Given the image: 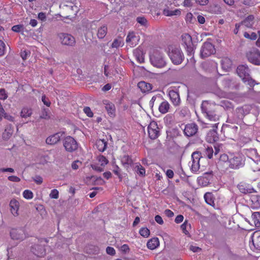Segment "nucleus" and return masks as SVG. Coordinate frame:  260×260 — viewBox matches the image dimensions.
I'll return each mask as SVG.
<instances>
[{"label": "nucleus", "mask_w": 260, "mask_h": 260, "mask_svg": "<svg viewBox=\"0 0 260 260\" xmlns=\"http://www.w3.org/2000/svg\"><path fill=\"white\" fill-rule=\"evenodd\" d=\"M191 157L192 160L191 170L193 172H197L200 169V161L201 158H203V156L200 152L196 151L192 153Z\"/></svg>", "instance_id": "9d476101"}, {"label": "nucleus", "mask_w": 260, "mask_h": 260, "mask_svg": "<svg viewBox=\"0 0 260 260\" xmlns=\"http://www.w3.org/2000/svg\"><path fill=\"white\" fill-rule=\"evenodd\" d=\"M138 87L144 93L149 92L152 89V85L145 81L139 82Z\"/></svg>", "instance_id": "c756f323"}, {"label": "nucleus", "mask_w": 260, "mask_h": 260, "mask_svg": "<svg viewBox=\"0 0 260 260\" xmlns=\"http://www.w3.org/2000/svg\"><path fill=\"white\" fill-rule=\"evenodd\" d=\"M63 145L66 150L69 152L76 151L78 147L77 141L72 137L68 136L63 141Z\"/></svg>", "instance_id": "423d86ee"}, {"label": "nucleus", "mask_w": 260, "mask_h": 260, "mask_svg": "<svg viewBox=\"0 0 260 260\" xmlns=\"http://www.w3.org/2000/svg\"><path fill=\"white\" fill-rule=\"evenodd\" d=\"M61 135L60 133H56L48 137L46 142L49 145H54L56 144L60 140Z\"/></svg>", "instance_id": "c85d7f7f"}, {"label": "nucleus", "mask_w": 260, "mask_h": 260, "mask_svg": "<svg viewBox=\"0 0 260 260\" xmlns=\"http://www.w3.org/2000/svg\"><path fill=\"white\" fill-rule=\"evenodd\" d=\"M248 60L252 63L260 65V52L256 48H252L247 53Z\"/></svg>", "instance_id": "6e6552de"}, {"label": "nucleus", "mask_w": 260, "mask_h": 260, "mask_svg": "<svg viewBox=\"0 0 260 260\" xmlns=\"http://www.w3.org/2000/svg\"><path fill=\"white\" fill-rule=\"evenodd\" d=\"M222 84L224 88L227 89L236 88L237 86L236 82L229 78H224L222 81Z\"/></svg>", "instance_id": "b1692460"}, {"label": "nucleus", "mask_w": 260, "mask_h": 260, "mask_svg": "<svg viewBox=\"0 0 260 260\" xmlns=\"http://www.w3.org/2000/svg\"><path fill=\"white\" fill-rule=\"evenodd\" d=\"M137 21L141 25L146 26L148 24V21L147 19L144 17H138L137 18Z\"/></svg>", "instance_id": "8fccbe9b"}, {"label": "nucleus", "mask_w": 260, "mask_h": 260, "mask_svg": "<svg viewBox=\"0 0 260 260\" xmlns=\"http://www.w3.org/2000/svg\"><path fill=\"white\" fill-rule=\"evenodd\" d=\"M244 158L240 154H231L229 156L223 154L220 156L217 166L222 171H226L229 169L237 170L244 166Z\"/></svg>", "instance_id": "f257e3e1"}, {"label": "nucleus", "mask_w": 260, "mask_h": 260, "mask_svg": "<svg viewBox=\"0 0 260 260\" xmlns=\"http://www.w3.org/2000/svg\"><path fill=\"white\" fill-rule=\"evenodd\" d=\"M137 168V173L140 175L144 176L145 175V169L141 165H139L136 166Z\"/></svg>", "instance_id": "4d7b16f0"}, {"label": "nucleus", "mask_w": 260, "mask_h": 260, "mask_svg": "<svg viewBox=\"0 0 260 260\" xmlns=\"http://www.w3.org/2000/svg\"><path fill=\"white\" fill-rule=\"evenodd\" d=\"M40 118L42 119H49V116L48 115V111L46 109H44L42 112V114L40 115Z\"/></svg>", "instance_id": "e2e57ef3"}, {"label": "nucleus", "mask_w": 260, "mask_h": 260, "mask_svg": "<svg viewBox=\"0 0 260 260\" xmlns=\"http://www.w3.org/2000/svg\"><path fill=\"white\" fill-rule=\"evenodd\" d=\"M58 37L62 45L72 47L76 44L75 38L71 34L61 32L58 34Z\"/></svg>", "instance_id": "20e7f679"}, {"label": "nucleus", "mask_w": 260, "mask_h": 260, "mask_svg": "<svg viewBox=\"0 0 260 260\" xmlns=\"http://www.w3.org/2000/svg\"><path fill=\"white\" fill-rule=\"evenodd\" d=\"M241 23L246 27L251 28L254 24V16L253 15L248 16Z\"/></svg>", "instance_id": "473e14b6"}, {"label": "nucleus", "mask_w": 260, "mask_h": 260, "mask_svg": "<svg viewBox=\"0 0 260 260\" xmlns=\"http://www.w3.org/2000/svg\"><path fill=\"white\" fill-rule=\"evenodd\" d=\"M213 172H208L204 173L202 176L198 178V184L202 186H206L213 178Z\"/></svg>", "instance_id": "f8f14e48"}, {"label": "nucleus", "mask_w": 260, "mask_h": 260, "mask_svg": "<svg viewBox=\"0 0 260 260\" xmlns=\"http://www.w3.org/2000/svg\"><path fill=\"white\" fill-rule=\"evenodd\" d=\"M10 207L12 214L15 216H18L19 209V202L15 199L12 200L10 202Z\"/></svg>", "instance_id": "393cba45"}, {"label": "nucleus", "mask_w": 260, "mask_h": 260, "mask_svg": "<svg viewBox=\"0 0 260 260\" xmlns=\"http://www.w3.org/2000/svg\"><path fill=\"white\" fill-rule=\"evenodd\" d=\"M252 244L258 250H260V231L254 232L252 237Z\"/></svg>", "instance_id": "a878e982"}, {"label": "nucleus", "mask_w": 260, "mask_h": 260, "mask_svg": "<svg viewBox=\"0 0 260 260\" xmlns=\"http://www.w3.org/2000/svg\"><path fill=\"white\" fill-rule=\"evenodd\" d=\"M12 239L16 240L22 241L26 238L24 230L23 229H14L10 232Z\"/></svg>", "instance_id": "4468645a"}, {"label": "nucleus", "mask_w": 260, "mask_h": 260, "mask_svg": "<svg viewBox=\"0 0 260 260\" xmlns=\"http://www.w3.org/2000/svg\"><path fill=\"white\" fill-rule=\"evenodd\" d=\"M150 59L151 64L156 68H161L166 64V60L162 54L158 52H155L150 56Z\"/></svg>", "instance_id": "7ed1b4c3"}, {"label": "nucleus", "mask_w": 260, "mask_h": 260, "mask_svg": "<svg viewBox=\"0 0 260 260\" xmlns=\"http://www.w3.org/2000/svg\"><path fill=\"white\" fill-rule=\"evenodd\" d=\"M108 28L106 25H103L99 27L97 30V37L100 39L104 38L107 34Z\"/></svg>", "instance_id": "72a5a7b5"}, {"label": "nucleus", "mask_w": 260, "mask_h": 260, "mask_svg": "<svg viewBox=\"0 0 260 260\" xmlns=\"http://www.w3.org/2000/svg\"><path fill=\"white\" fill-rule=\"evenodd\" d=\"M42 101L44 103V105L47 106V107H49L50 106L51 103L48 98L46 97L45 95L42 96Z\"/></svg>", "instance_id": "69168bd1"}, {"label": "nucleus", "mask_w": 260, "mask_h": 260, "mask_svg": "<svg viewBox=\"0 0 260 260\" xmlns=\"http://www.w3.org/2000/svg\"><path fill=\"white\" fill-rule=\"evenodd\" d=\"M121 161L123 166L128 169L133 163V160L128 155H124L121 159Z\"/></svg>", "instance_id": "f704fd0d"}, {"label": "nucleus", "mask_w": 260, "mask_h": 260, "mask_svg": "<svg viewBox=\"0 0 260 260\" xmlns=\"http://www.w3.org/2000/svg\"><path fill=\"white\" fill-rule=\"evenodd\" d=\"M14 132V127L11 124H7L4 132L2 134V138L4 140H9L12 136Z\"/></svg>", "instance_id": "6ab92c4d"}, {"label": "nucleus", "mask_w": 260, "mask_h": 260, "mask_svg": "<svg viewBox=\"0 0 260 260\" xmlns=\"http://www.w3.org/2000/svg\"><path fill=\"white\" fill-rule=\"evenodd\" d=\"M23 196L25 199H31L33 198V193L29 190H25L23 192Z\"/></svg>", "instance_id": "864d4df0"}, {"label": "nucleus", "mask_w": 260, "mask_h": 260, "mask_svg": "<svg viewBox=\"0 0 260 260\" xmlns=\"http://www.w3.org/2000/svg\"><path fill=\"white\" fill-rule=\"evenodd\" d=\"M224 131H225L226 135L231 139H234L233 137H235L237 134L238 127L237 126H232L230 125H226L224 127Z\"/></svg>", "instance_id": "bb28decb"}, {"label": "nucleus", "mask_w": 260, "mask_h": 260, "mask_svg": "<svg viewBox=\"0 0 260 260\" xmlns=\"http://www.w3.org/2000/svg\"><path fill=\"white\" fill-rule=\"evenodd\" d=\"M23 26L22 25H16L12 27V30L16 32H19L23 30Z\"/></svg>", "instance_id": "bf43d9fd"}, {"label": "nucleus", "mask_w": 260, "mask_h": 260, "mask_svg": "<svg viewBox=\"0 0 260 260\" xmlns=\"http://www.w3.org/2000/svg\"><path fill=\"white\" fill-rule=\"evenodd\" d=\"M96 146L98 149L101 152H104L107 148V142L104 139H100L97 140Z\"/></svg>", "instance_id": "e433bc0d"}, {"label": "nucleus", "mask_w": 260, "mask_h": 260, "mask_svg": "<svg viewBox=\"0 0 260 260\" xmlns=\"http://www.w3.org/2000/svg\"><path fill=\"white\" fill-rule=\"evenodd\" d=\"M174 120V116L172 114H167L164 118L165 123L168 125L172 124Z\"/></svg>", "instance_id": "c03bdc74"}, {"label": "nucleus", "mask_w": 260, "mask_h": 260, "mask_svg": "<svg viewBox=\"0 0 260 260\" xmlns=\"http://www.w3.org/2000/svg\"><path fill=\"white\" fill-rule=\"evenodd\" d=\"M32 114L31 110L27 108H23L21 112V116L23 118L29 117Z\"/></svg>", "instance_id": "a18cd8bd"}, {"label": "nucleus", "mask_w": 260, "mask_h": 260, "mask_svg": "<svg viewBox=\"0 0 260 260\" xmlns=\"http://www.w3.org/2000/svg\"><path fill=\"white\" fill-rule=\"evenodd\" d=\"M123 42L121 37H118L114 40L113 43L111 44V47L112 48H117L120 46H122L123 45Z\"/></svg>", "instance_id": "37998d69"}, {"label": "nucleus", "mask_w": 260, "mask_h": 260, "mask_svg": "<svg viewBox=\"0 0 260 260\" xmlns=\"http://www.w3.org/2000/svg\"><path fill=\"white\" fill-rule=\"evenodd\" d=\"M159 243L157 238H153L149 240L147 243V246L150 249H154L159 246Z\"/></svg>", "instance_id": "c9c22d12"}, {"label": "nucleus", "mask_w": 260, "mask_h": 260, "mask_svg": "<svg viewBox=\"0 0 260 260\" xmlns=\"http://www.w3.org/2000/svg\"><path fill=\"white\" fill-rule=\"evenodd\" d=\"M214 93L219 98H225L227 94L225 92L221 90L220 89L217 88L215 89Z\"/></svg>", "instance_id": "09e8293b"}, {"label": "nucleus", "mask_w": 260, "mask_h": 260, "mask_svg": "<svg viewBox=\"0 0 260 260\" xmlns=\"http://www.w3.org/2000/svg\"><path fill=\"white\" fill-rule=\"evenodd\" d=\"M139 233L143 237L147 238L150 235V231L147 228H142L140 230Z\"/></svg>", "instance_id": "de8ad7c7"}, {"label": "nucleus", "mask_w": 260, "mask_h": 260, "mask_svg": "<svg viewBox=\"0 0 260 260\" xmlns=\"http://www.w3.org/2000/svg\"><path fill=\"white\" fill-rule=\"evenodd\" d=\"M6 50V45L5 43L0 40V56L4 55Z\"/></svg>", "instance_id": "13d9d810"}, {"label": "nucleus", "mask_w": 260, "mask_h": 260, "mask_svg": "<svg viewBox=\"0 0 260 260\" xmlns=\"http://www.w3.org/2000/svg\"><path fill=\"white\" fill-rule=\"evenodd\" d=\"M198 131V126L194 123L186 124L184 128V134L188 137L194 136Z\"/></svg>", "instance_id": "ddd939ff"}, {"label": "nucleus", "mask_w": 260, "mask_h": 260, "mask_svg": "<svg viewBox=\"0 0 260 260\" xmlns=\"http://www.w3.org/2000/svg\"><path fill=\"white\" fill-rule=\"evenodd\" d=\"M31 251L39 257H43L46 253L45 249L41 245H35L31 247Z\"/></svg>", "instance_id": "412c9836"}, {"label": "nucleus", "mask_w": 260, "mask_h": 260, "mask_svg": "<svg viewBox=\"0 0 260 260\" xmlns=\"http://www.w3.org/2000/svg\"><path fill=\"white\" fill-rule=\"evenodd\" d=\"M183 44L185 46L188 54L190 56L194 54V46L192 43V38L188 34H184L181 36Z\"/></svg>", "instance_id": "39448f33"}, {"label": "nucleus", "mask_w": 260, "mask_h": 260, "mask_svg": "<svg viewBox=\"0 0 260 260\" xmlns=\"http://www.w3.org/2000/svg\"><path fill=\"white\" fill-rule=\"evenodd\" d=\"M103 104L105 105V108L109 116L111 117L114 116L115 115V105L108 100H104Z\"/></svg>", "instance_id": "aec40b11"}, {"label": "nucleus", "mask_w": 260, "mask_h": 260, "mask_svg": "<svg viewBox=\"0 0 260 260\" xmlns=\"http://www.w3.org/2000/svg\"><path fill=\"white\" fill-rule=\"evenodd\" d=\"M187 225H188L189 227L191 226L190 224L188 223V222L187 220H185L184 223L181 225V228L182 230L183 231V233L185 235L188 234V232L186 230V228Z\"/></svg>", "instance_id": "6e6d98bb"}, {"label": "nucleus", "mask_w": 260, "mask_h": 260, "mask_svg": "<svg viewBox=\"0 0 260 260\" xmlns=\"http://www.w3.org/2000/svg\"><path fill=\"white\" fill-rule=\"evenodd\" d=\"M222 67L226 69L231 67V61L229 58H224L221 60Z\"/></svg>", "instance_id": "603ef678"}, {"label": "nucleus", "mask_w": 260, "mask_h": 260, "mask_svg": "<svg viewBox=\"0 0 260 260\" xmlns=\"http://www.w3.org/2000/svg\"><path fill=\"white\" fill-rule=\"evenodd\" d=\"M170 105L167 101L162 102L159 106L158 110L161 114H166L169 112Z\"/></svg>", "instance_id": "2f4dec72"}, {"label": "nucleus", "mask_w": 260, "mask_h": 260, "mask_svg": "<svg viewBox=\"0 0 260 260\" xmlns=\"http://www.w3.org/2000/svg\"><path fill=\"white\" fill-rule=\"evenodd\" d=\"M215 107V105L214 104L210 103L208 101H204L201 105L202 111L204 115H206L214 110Z\"/></svg>", "instance_id": "5701e85b"}, {"label": "nucleus", "mask_w": 260, "mask_h": 260, "mask_svg": "<svg viewBox=\"0 0 260 260\" xmlns=\"http://www.w3.org/2000/svg\"><path fill=\"white\" fill-rule=\"evenodd\" d=\"M156 122L152 121L148 126V133L151 139L154 140L159 135V130Z\"/></svg>", "instance_id": "9b49d317"}, {"label": "nucleus", "mask_w": 260, "mask_h": 260, "mask_svg": "<svg viewBox=\"0 0 260 260\" xmlns=\"http://www.w3.org/2000/svg\"><path fill=\"white\" fill-rule=\"evenodd\" d=\"M106 252L108 254L114 255L115 254V250L114 248L112 247H107L106 248Z\"/></svg>", "instance_id": "774afa93"}, {"label": "nucleus", "mask_w": 260, "mask_h": 260, "mask_svg": "<svg viewBox=\"0 0 260 260\" xmlns=\"http://www.w3.org/2000/svg\"><path fill=\"white\" fill-rule=\"evenodd\" d=\"M238 188L240 191L243 193H249L254 192L255 191L249 184L241 182L238 185Z\"/></svg>", "instance_id": "4be33fe9"}, {"label": "nucleus", "mask_w": 260, "mask_h": 260, "mask_svg": "<svg viewBox=\"0 0 260 260\" xmlns=\"http://www.w3.org/2000/svg\"><path fill=\"white\" fill-rule=\"evenodd\" d=\"M251 201L252 202H254V207L255 208H257L258 207H259L260 206V201L258 200V199H257V198L256 197H253L251 199Z\"/></svg>", "instance_id": "338daca9"}, {"label": "nucleus", "mask_w": 260, "mask_h": 260, "mask_svg": "<svg viewBox=\"0 0 260 260\" xmlns=\"http://www.w3.org/2000/svg\"><path fill=\"white\" fill-rule=\"evenodd\" d=\"M249 69L247 66H239L237 69V72L242 81L250 87H253L255 84V81L252 79L249 75Z\"/></svg>", "instance_id": "f03ea898"}, {"label": "nucleus", "mask_w": 260, "mask_h": 260, "mask_svg": "<svg viewBox=\"0 0 260 260\" xmlns=\"http://www.w3.org/2000/svg\"><path fill=\"white\" fill-rule=\"evenodd\" d=\"M206 11L211 14L220 15L223 13L224 10L218 4L214 3L207 7Z\"/></svg>", "instance_id": "dca6fc26"}, {"label": "nucleus", "mask_w": 260, "mask_h": 260, "mask_svg": "<svg viewBox=\"0 0 260 260\" xmlns=\"http://www.w3.org/2000/svg\"><path fill=\"white\" fill-rule=\"evenodd\" d=\"M33 180L38 184H41L43 182V178L40 176L37 175L33 178Z\"/></svg>", "instance_id": "0e129e2a"}, {"label": "nucleus", "mask_w": 260, "mask_h": 260, "mask_svg": "<svg viewBox=\"0 0 260 260\" xmlns=\"http://www.w3.org/2000/svg\"><path fill=\"white\" fill-rule=\"evenodd\" d=\"M134 54L137 60L139 63H143L144 62V54L143 50L138 48L134 50Z\"/></svg>", "instance_id": "7c9ffc66"}, {"label": "nucleus", "mask_w": 260, "mask_h": 260, "mask_svg": "<svg viewBox=\"0 0 260 260\" xmlns=\"http://www.w3.org/2000/svg\"><path fill=\"white\" fill-rule=\"evenodd\" d=\"M170 57L174 64H180L183 60V54L179 48L172 49L169 53Z\"/></svg>", "instance_id": "1a4fd4ad"}, {"label": "nucleus", "mask_w": 260, "mask_h": 260, "mask_svg": "<svg viewBox=\"0 0 260 260\" xmlns=\"http://www.w3.org/2000/svg\"><path fill=\"white\" fill-rule=\"evenodd\" d=\"M206 139L208 142L210 143L217 141L218 140V137L216 131L215 129L209 131L207 134Z\"/></svg>", "instance_id": "cd10ccee"}, {"label": "nucleus", "mask_w": 260, "mask_h": 260, "mask_svg": "<svg viewBox=\"0 0 260 260\" xmlns=\"http://www.w3.org/2000/svg\"><path fill=\"white\" fill-rule=\"evenodd\" d=\"M219 151L220 149L219 146H214V150H213L212 146H207L205 147L203 151V155L210 159L212 158L213 154L214 155H216L219 153Z\"/></svg>", "instance_id": "f3484780"}, {"label": "nucleus", "mask_w": 260, "mask_h": 260, "mask_svg": "<svg viewBox=\"0 0 260 260\" xmlns=\"http://www.w3.org/2000/svg\"><path fill=\"white\" fill-rule=\"evenodd\" d=\"M244 37L245 38L250 39L251 40H255L257 38V35L255 32H252L251 35H250L247 32H245L244 33Z\"/></svg>", "instance_id": "3c124183"}, {"label": "nucleus", "mask_w": 260, "mask_h": 260, "mask_svg": "<svg viewBox=\"0 0 260 260\" xmlns=\"http://www.w3.org/2000/svg\"><path fill=\"white\" fill-rule=\"evenodd\" d=\"M97 160L102 167L105 166L108 163V160L103 155L98 156Z\"/></svg>", "instance_id": "49530a36"}, {"label": "nucleus", "mask_w": 260, "mask_h": 260, "mask_svg": "<svg viewBox=\"0 0 260 260\" xmlns=\"http://www.w3.org/2000/svg\"><path fill=\"white\" fill-rule=\"evenodd\" d=\"M215 52L214 45L210 42H205L202 46L200 56L202 58H206Z\"/></svg>", "instance_id": "0eeeda50"}, {"label": "nucleus", "mask_w": 260, "mask_h": 260, "mask_svg": "<svg viewBox=\"0 0 260 260\" xmlns=\"http://www.w3.org/2000/svg\"><path fill=\"white\" fill-rule=\"evenodd\" d=\"M180 14L181 11L179 9L170 10L168 9H165L163 11V14L166 16H179Z\"/></svg>", "instance_id": "4c0bfd02"}, {"label": "nucleus", "mask_w": 260, "mask_h": 260, "mask_svg": "<svg viewBox=\"0 0 260 260\" xmlns=\"http://www.w3.org/2000/svg\"><path fill=\"white\" fill-rule=\"evenodd\" d=\"M49 197L51 199H58L59 197L58 191L56 189H54L52 190L49 194Z\"/></svg>", "instance_id": "5fc2aeb1"}, {"label": "nucleus", "mask_w": 260, "mask_h": 260, "mask_svg": "<svg viewBox=\"0 0 260 260\" xmlns=\"http://www.w3.org/2000/svg\"><path fill=\"white\" fill-rule=\"evenodd\" d=\"M205 116L210 121H218L219 119V116L215 113V109L212 112L205 115Z\"/></svg>", "instance_id": "a19ab883"}, {"label": "nucleus", "mask_w": 260, "mask_h": 260, "mask_svg": "<svg viewBox=\"0 0 260 260\" xmlns=\"http://www.w3.org/2000/svg\"><path fill=\"white\" fill-rule=\"evenodd\" d=\"M83 111L84 112H85V113L86 114V115L89 117H92L93 115V113L92 112L91 109H90L89 107H86L84 108L83 109Z\"/></svg>", "instance_id": "680f3d73"}, {"label": "nucleus", "mask_w": 260, "mask_h": 260, "mask_svg": "<svg viewBox=\"0 0 260 260\" xmlns=\"http://www.w3.org/2000/svg\"><path fill=\"white\" fill-rule=\"evenodd\" d=\"M140 37L134 32H130L126 37V43L131 47H134L139 43Z\"/></svg>", "instance_id": "2eb2a0df"}, {"label": "nucleus", "mask_w": 260, "mask_h": 260, "mask_svg": "<svg viewBox=\"0 0 260 260\" xmlns=\"http://www.w3.org/2000/svg\"><path fill=\"white\" fill-rule=\"evenodd\" d=\"M204 199L206 201V202L212 206H215L214 203V197L213 194L211 193L210 192H207L204 195Z\"/></svg>", "instance_id": "ea45409f"}, {"label": "nucleus", "mask_w": 260, "mask_h": 260, "mask_svg": "<svg viewBox=\"0 0 260 260\" xmlns=\"http://www.w3.org/2000/svg\"><path fill=\"white\" fill-rule=\"evenodd\" d=\"M249 157L254 161L255 163L258 164L260 162V156L258 155L257 151L255 149H252L249 151Z\"/></svg>", "instance_id": "58836bf2"}, {"label": "nucleus", "mask_w": 260, "mask_h": 260, "mask_svg": "<svg viewBox=\"0 0 260 260\" xmlns=\"http://www.w3.org/2000/svg\"><path fill=\"white\" fill-rule=\"evenodd\" d=\"M252 219L256 227L260 226V212H255L252 214Z\"/></svg>", "instance_id": "79ce46f5"}, {"label": "nucleus", "mask_w": 260, "mask_h": 260, "mask_svg": "<svg viewBox=\"0 0 260 260\" xmlns=\"http://www.w3.org/2000/svg\"><path fill=\"white\" fill-rule=\"evenodd\" d=\"M168 95L174 106H178L180 105L181 100L178 91L171 90L169 91Z\"/></svg>", "instance_id": "a211bd4d"}, {"label": "nucleus", "mask_w": 260, "mask_h": 260, "mask_svg": "<svg viewBox=\"0 0 260 260\" xmlns=\"http://www.w3.org/2000/svg\"><path fill=\"white\" fill-rule=\"evenodd\" d=\"M8 98L6 90L4 89H0V100H5Z\"/></svg>", "instance_id": "052dcab7"}]
</instances>
